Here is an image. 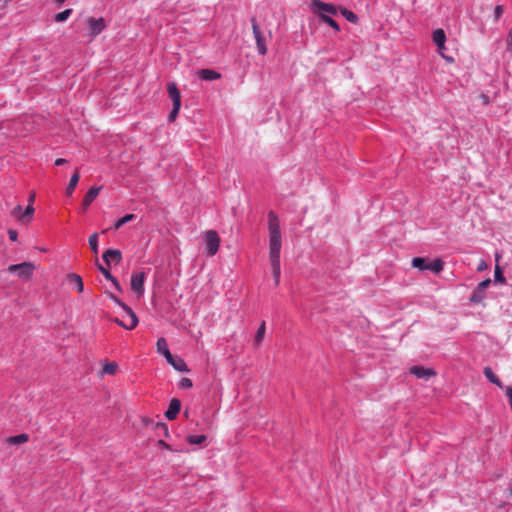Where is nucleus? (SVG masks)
<instances>
[{
    "mask_svg": "<svg viewBox=\"0 0 512 512\" xmlns=\"http://www.w3.org/2000/svg\"><path fill=\"white\" fill-rule=\"evenodd\" d=\"M322 22L329 25L332 29H334L336 32L340 31L339 24L329 15H323V17L320 18Z\"/></svg>",
    "mask_w": 512,
    "mask_h": 512,
    "instance_id": "c756f323",
    "label": "nucleus"
},
{
    "mask_svg": "<svg viewBox=\"0 0 512 512\" xmlns=\"http://www.w3.org/2000/svg\"><path fill=\"white\" fill-rule=\"evenodd\" d=\"M507 52L512 56V30L509 31L507 36Z\"/></svg>",
    "mask_w": 512,
    "mask_h": 512,
    "instance_id": "c9c22d12",
    "label": "nucleus"
},
{
    "mask_svg": "<svg viewBox=\"0 0 512 512\" xmlns=\"http://www.w3.org/2000/svg\"><path fill=\"white\" fill-rule=\"evenodd\" d=\"M310 8L312 12L318 15L320 18L323 15H336L338 13V9L335 5L331 3H326L321 0H312Z\"/></svg>",
    "mask_w": 512,
    "mask_h": 512,
    "instance_id": "20e7f679",
    "label": "nucleus"
},
{
    "mask_svg": "<svg viewBox=\"0 0 512 512\" xmlns=\"http://www.w3.org/2000/svg\"><path fill=\"white\" fill-rule=\"evenodd\" d=\"M341 14L345 17V19L351 23H357L358 22V16L352 12L351 10H348L346 8L341 9Z\"/></svg>",
    "mask_w": 512,
    "mask_h": 512,
    "instance_id": "cd10ccee",
    "label": "nucleus"
},
{
    "mask_svg": "<svg viewBox=\"0 0 512 512\" xmlns=\"http://www.w3.org/2000/svg\"><path fill=\"white\" fill-rule=\"evenodd\" d=\"M80 175L78 170H75V173L71 176L70 181L68 183V186L66 188V194L68 196L73 194L74 189L76 188L78 181H79Z\"/></svg>",
    "mask_w": 512,
    "mask_h": 512,
    "instance_id": "aec40b11",
    "label": "nucleus"
},
{
    "mask_svg": "<svg viewBox=\"0 0 512 512\" xmlns=\"http://www.w3.org/2000/svg\"><path fill=\"white\" fill-rule=\"evenodd\" d=\"M157 446L159 448H162V449H166V450H172L170 445L167 444L164 440L160 439L157 441Z\"/></svg>",
    "mask_w": 512,
    "mask_h": 512,
    "instance_id": "37998d69",
    "label": "nucleus"
},
{
    "mask_svg": "<svg viewBox=\"0 0 512 512\" xmlns=\"http://www.w3.org/2000/svg\"><path fill=\"white\" fill-rule=\"evenodd\" d=\"M157 429L159 431H162V434H164V436L168 437L169 436V430H168V427L165 423H159L157 425Z\"/></svg>",
    "mask_w": 512,
    "mask_h": 512,
    "instance_id": "e433bc0d",
    "label": "nucleus"
},
{
    "mask_svg": "<svg viewBox=\"0 0 512 512\" xmlns=\"http://www.w3.org/2000/svg\"><path fill=\"white\" fill-rule=\"evenodd\" d=\"M265 331H266L265 322H262L260 324V326L258 327L256 335H255V339H254L255 345H257V346L260 345V343L262 342V340L265 336Z\"/></svg>",
    "mask_w": 512,
    "mask_h": 512,
    "instance_id": "b1692460",
    "label": "nucleus"
},
{
    "mask_svg": "<svg viewBox=\"0 0 512 512\" xmlns=\"http://www.w3.org/2000/svg\"><path fill=\"white\" fill-rule=\"evenodd\" d=\"M34 211H35V209H34L33 205H28L23 212V216L31 217L34 214Z\"/></svg>",
    "mask_w": 512,
    "mask_h": 512,
    "instance_id": "ea45409f",
    "label": "nucleus"
},
{
    "mask_svg": "<svg viewBox=\"0 0 512 512\" xmlns=\"http://www.w3.org/2000/svg\"><path fill=\"white\" fill-rule=\"evenodd\" d=\"M206 253L208 256H214L219 249L220 237L215 230H209L205 234Z\"/></svg>",
    "mask_w": 512,
    "mask_h": 512,
    "instance_id": "39448f33",
    "label": "nucleus"
},
{
    "mask_svg": "<svg viewBox=\"0 0 512 512\" xmlns=\"http://www.w3.org/2000/svg\"><path fill=\"white\" fill-rule=\"evenodd\" d=\"M268 230H269V259L272 267V275L275 285L280 282L281 264L280 251L282 247L280 222L274 211L268 213Z\"/></svg>",
    "mask_w": 512,
    "mask_h": 512,
    "instance_id": "f257e3e1",
    "label": "nucleus"
},
{
    "mask_svg": "<svg viewBox=\"0 0 512 512\" xmlns=\"http://www.w3.org/2000/svg\"><path fill=\"white\" fill-rule=\"evenodd\" d=\"M135 218L134 214H126L122 218L118 219L114 224V229H119L126 223L132 221Z\"/></svg>",
    "mask_w": 512,
    "mask_h": 512,
    "instance_id": "c85d7f7f",
    "label": "nucleus"
},
{
    "mask_svg": "<svg viewBox=\"0 0 512 512\" xmlns=\"http://www.w3.org/2000/svg\"><path fill=\"white\" fill-rule=\"evenodd\" d=\"M73 10L71 8L65 9L62 12H59L54 15V20L56 22H65L71 15Z\"/></svg>",
    "mask_w": 512,
    "mask_h": 512,
    "instance_id": "bb28decb",
    "label": "nucleus"
},
{
    "mask_svg": "<svg viewBox=\"0 0 512 512\" xmlns=\"http://www.w3.org/2000/svg\"><path fill=\"white\" fill-rule=\"evenodd\" d=\"M68 280L70 284L79 292L82 293L84 290V284L82 281V278L77 274H70L68 275Z\"/></svg>",
    "mask_w": 512,
    "mask_h": 512,
    "instance_id": "a211bd4d",
    "label": "nucleus"
},
{
    "mask_svg": "<svg viewBox=\"0 0 512 512\" xmlns=\"http://www.w3.org/2000/svg\"><path fill=\"white\" fill-rule=\"evenodd\" d=\"M109 281L113 284V286L118 290V291H121V286L118 282V280L112 276V278L109 279Z\"/></svg>",
    "mask_w": 512,
    "mask_h": 512,
    "instance_id": "c03bdc74",
    "label": "nucleus"
},
{
    "mask_svg": "<svg viewBox=\"0 0 512 512\" xmlns=\"http://www.w3.org/2000/svg\"><path fill=\"white\" fill-rule=\"evenodd\" d=\"M494 280H495V282H500V283H504L505 282V278H504V276L502 274V271L499 268V266H497L496 269H495Z\"/></svg>",
    "mask_w": 512,
    "mask_h": 512,
    "instance_id": "72a5a7b5",
    "label": "nucleus"
},
{
    "mask_svg": "<svg viewBox=\"0 0 512 512\" xmlns=\"http://www.w3.org/2000/svg\"><path fill=\"white\" fill-rule=\"evenodd\" d=\"M121 321L129 322V317H128L127 313H125V315L123 316V319Z\"/></svg>",
    "mask_w": 512,
    "mask_h": 512,
    "instance_id": "8fccbe9b",
    "label": "nucleus"
},
{
    "mask_svg": "<svg viewBox=\"0 0 512 512\" xmlns=\"http://www.w3.org/2000/svg\"><path fill=\"white\" fill-rule=\"evenodd\" d=\"M444 268V262L440 259H434L431 263H428V269L435 274H439Z\"/></svg>",
    "mask_w": 512,
    "mask_h": 512,
    "instance_id": "4be33fe9",
    "label": "nucleus"
},
{
    "mask_svg": "<svg viewBox=\"0 0 512 512\" xmlns=\"http://www.w3.org/2000/svg\"><path fill=\"white\" fill-rule=\"evenodd\" d=\"M412 266L420 271H425L428 269L427 259L423 257H414L412 259Z\"/></svg>",
    "mask_w": 512,
    "mask_h": 512,
    "instance_id": "5701e85b",
    "label": "nucleus"
},
{
    "mask_svg": "<svg viewBox=\"0 0 512 512\" xmlns=\"http://www.w3.org/2000/svg\"><path fill=\"white\" fill-rule=\"evenodd\" d=\"M102 259L108 266L112 263L118 264L122 260V254L118 249H108L103 253Z\"/></svg>",
    "mask_w": 512,
    "mask_h": 512,
    "instance_id": "9d476101",
    "label": "nucleus"
},
{
    "mask_svg": "<svg viewBox=\"0 0 512 512\" xmlns=\"http://www.w3.org/2000/svg\"><path fill=\"white\" fill-rule=\"evenodd\" d=\"M491 280L489 278L481 281L475 290L473 291L472 295L470 296L469 300L471 303H480L485 298L484 291L490 286Z\"/></svg>",
    "mask_w": 512,
    "mask_h": 512,
    "instance_id": "1a4fd4ad",
    "label": "nucleus"
},
{
    "mask_svg": "<svg viewBox=\"0 0 512 512\" xmlns=\"http://www.w3.org/2000/svg\"><path fill=\"white\" fill-rule=\"evenodd\" d=\"M156 350L159 354L163 355L167 361L172 359V354L168 348V344L165 338L161 337L156 342Z\"/></svg>",
    "mask_w": 512,
    "mask_h": 512,
    "instance_id": "4468645a",
    "label": "nucleus"
},
{
    "mask_svg": "<svg viewBox=\"0 0 512 512\" xmlns=\"http://www.w3.org/2000/svg\"><path fill=\"white\" fill-rule=\"evenodd\" d=\"M433 42L437 47H443L446 42V34L443 29H436L432 34Z\"/></svg>",
    "mask_w": 512,
    "mask_h": 512,
    "instance_id": "6ab92c4d",
    "label": "nucleus"
},
{
    "mask_svg": "<svg viewBox=\"0 0 512 512\" xmlns=\"http://www.w3.org/2000/svg\"><path fill=\"white\" fill-rule=\"evenodd\" d=\"M485 377L493 384L502 387L500 379L495 375L490 367H485L483 370Z\"/></svg>",
    "mask_w": 512,
    "mask_h": 512,
    "instance_id": "412c9836",
    "label": "nucleus"
},
{
    "mask_svg": "<svg viewBox=\"0 0 512 512\" xmlns=\"http://www.w3.org/2000/svg\"><path fill=\"white\" fill-rule=\"evenodd\" d=\"M28 439H29L28 435L25 433H22V434H19L16 436L9 437L8 443L17 445V444H22V443L27 442Z\"/></svg>",
    "mask_w": 512,
    "mask_h": 512,
    "instance_id": "393cba45",
    "label": "nucleus"
},
{
    "mask_svg": "<svg viewBox=\"0 0 512 512\" xmlns=\"http://www.w3.org/2000/svg\"><path fill=\"white\" fill-rule=\"evenodd\" d=\"M181 409V402L178 398H173L170 400L167 411L165 412V417L168 420H174L179 414Z\"/></svg>",
    "mask_w": 512,
    "mask_h": 512,
    "instance_id": "9b49d317",
    "label": "nucleus"
},
{
    "mask_svg": "<svg viewBox=\"0 0 512 512\" xmlns=\"http://www.w3.org/2000/svg\"><path fill=\"white\" fill-rule=\"evenodd\" d=\"M503 14V7L501 5H497L494 10L495 20L498 21Z\"/></svg>",
    "mask_w": 512,
    "mask_h": 512,
    "instance_id": "58836bf2",
    "label": "nucleus"
},
{
    "mask_svg": "<svg viewBox=\"0 0 512 512\" xmlns=\"http://www.w3.org/2000/svg\"><path fill=\"white\" fill-rule=\"evenodd\" d=\"M486 267V264L484 261H481V263L478 266V270H483Z\"/></svg>",
    "mask_w": 512,
    "mask_h": 512,
    "instance_id": "de8ad7c7",
    "label": "nucleus"
},
{
    "mask_svg": "<svg viewBox=\"0 0 512 512\" xmlns=\"http://www.w3.org/2000/svg\"><path fill=\"white\" fill-rule=\"evenodd\" d=\"M66 162H67V160H66V159H64V158H58V159H56V160H55V165H56V166H60V165L65 164Z\"/></svg>",
    "mask_w": 512,
    "mask_h": 512,
    "instance_id": "a18cd8bd",
    "label": "nucleus"
},
{
    "mask_svg": "<svg viewBox=\"0 0 512 512\" xmlns=\"http://www.w3.org/2000/svg\"><path fill=\"white\" fill-rule=\"evenodd\" d=\"M438 48V52L440 53V55L446 59L448 62H453V58L452 57H448L444 54V50L446 49L445 45L443 47H437Z\"/></svg>",
    "mask_w": 512,
    "mask_h": 512,
    "instance_id": "a19ab883",
    "label": "nucleus"
},
{
    "mask_svg": "<svg viewBox=\"0 0 512 512\" xmlns=\"http://www.w3.org/2000/svg\"><path fill=\"white\" fill-rule=\"evenodd\" d=\"M110 298L114 303L121 307L129 317V322L120 321L118 318L115 319V322L126 330H133L138 324V318L135 312L115 295L110 294Z\"/></svg>",
    "mask_w": 512,
    "mask_h": 512,
    "instance_id": "f03ea898",
    "label": "nucleus"
},
{
    "mask_svg": "<svg viewBox=\"0 0 512 512\" xmlns=\"http://www.w3.org/2000/svg\"><path fill=\"white\" fill-rule=\"evenodd\" d=\"M410 373L419 379H429L435 374L432 369L425 368L423 366H413L410 368Z\"/></svg>",
    "mask_w": 512,
    "mask_h": 512,
    "instance_id": "f8f14e48",
    "label": "nucleus"
},
{
    "mask_svg": "<svg viewBox=\"0 0 512 512\" xmlns=\"http://www.w3.org/2000/svg\"><path fill=\"white\" fill-rule=\"evenodd\" d=\"M167 92L169 97L172 100L173 105H181V94L179 89L177 88L176 83L168 82L167 83Z\"/></svg>",
    "mask_w": 512,
    "mask_h": 512,
    "instance_id": "ddd939ff",
    "label": "nucleus"
},
{
    "mask_svg": "<svg viewBox=\"0 0 512 512\" xmlns=\"http://www.w3.org/2000/svg\"><path fill=\"white\" fill-rule=\"evenodd\" d=\"M117 367L118 366H117V364L115 362L106 363L103 366L102 373L103 374L113 375L116 372Z\"/></svg>",
    "mask_w": 512,
    "mask_h": 512,
    "instance_id": "7c9ffc66",
    "label": "nucleus"
},
{
    "mask_svg": "<svg viewBox=\"0 0 512 512\" xmlns=\"http://www.w3.org/2000/svg\"><path fill=\"white\" fill-rule=\"evenodd\" d=\"M101 190V187H91L87 193L84 196L83 199V206L85 208L89 207L90 204L95 200V198L98 196L99 192Z\"/></svg>",
    "mask_w": 512,
    "mask_h": 512,
    "instance_id": "2eb2a0df",
    "label": "nucleus"
},
{
    "mask_svg": "<svg viewBox=\"0 0 512 512\" xmlns=\"http://www.w3.org/2000/svg\"><path fill=\"white\" fill-rule=\"evenodd\" d=\"M98 269H99V271L103 274V276H104L107 280H109L110 278H112V276H113V275L110 273V271H109L108 269L104 268V267H103V266H101V265H99V266H98Z\"/></svg>",
    "mask_w": 512,
    "mask_h": 512,
    "instance_id": "4c0bfd02",
    "label": "nucleus"
},
{
    "mask_svg": "<svg viewBox=\"0 0 512 512\" xmlns=\"http://www.w3.org/2000/svg\"><path fill=\"white\" fill-rule=\"evenodd\" d=\"M85 23L87 25V36L90 41H93L108 26L106 20L103 17H88L86 18Z\"/></svg>",
    "mask_w": 512,
    "mask_h": 512,
    "instance_id": "7ed1b4c3",
    "label": "nucleus"
},
{
    "mask_svg": "<svg viewBox=\"0 0 512 512\" xmlns=\"http://www.w3.org/2000/svg\"><path fill=\"white\" fill-rule=\"evenodd\" d=\"M170 365L173 366V368L179 372H188V366L184 359L180 357H174L172 356V359L170 361H167Z\"/></svg>",
    "mask_w": 512,
    "mask_h": 512,
    "instance_id": "dca6fc26",
    "label": "nucleus"
},
{
    "mask_svg": "<svg viewBox=\"0 0 512 512\" xmlns=\"http://www.w3.org/2000/svg\"><path fill=\"white\" fill-rule=\"evenodd\" d=\"M145 279H146V273L144 271L135 272L131 276V289L137 294L138 297H141L144 295Z\"/></svg>",
    "mask_w": 512,
    "mask_h": 512,
    "instance_id": "6e6552de",
    "label": "nucleus"
},
{
    "mask_svg": "<svg viewBox=\"0 0 512 512\" xmlns=\"http://www.w3.org/2000/svg\"><path fill=\"white\" fill-rule=\"evenodd\" d=\"M35 193H31L29 198H28V205H33L34 201H35Z\"/></svg>",
    "mask_w": 512,
    "mask_h": 512,
    "instance_id": "49530a36",
    "label": "nucleus"
},
{
    "mask_svg": "<svg viewBox=\"0 0 512 512\" xmlns=\"http://www.w3.org/2000/svg\"><path fill=\"white\" fill-rule=\"evenodd\" d=\"M180 107H181V105H173V108L168 117L169 121L172 122L175 120V118L177 117V115L179 113Z\"/></svg>",
    "mask_w": 512,
    "mask_h": 512,
    "instance_id": "f704fd0d",
    "label": "nucleus"
},
{
    "mask_svg": "<svg viewBox=\"0 0 512 512\" xmlns=\"http://www.w3.org/2000/svg\"><path fill=\"white\" fill-rule=\"evenodd\" d=\"M66 0H55L57 7H60Z\"/></svg>",
    "mask_w": 512,
    "mask_h": 512,
    "instance_id": "09e8293b",
    "label": "nucleus"
},
{
    "mask_svg": "<svg viewBox=\"0 0 512 512\" xmlns=\"http://www.w3.org/2000/svg\"><path fill=\"white\" fill-rule=\"evenodd\" d=\"M89 245H90L91 250L95 254L98 253V234L97 233H93L92 235H90Z\"/></svg>",
    "mask_w": 512,
    "mask_h": 512,
    "instance_id": "2f4dec72",
    "label": "nucleus"
},
{
    "mask_svg": "<svg viewBox=\"0 0 512 512\" xmlns=\"http://www.w3.org/2000/svg\"><path fill=\"white\" fill-rule=\"evenodd\" d=\"M35 266L31 262H22L20 264H12L8 267V272L17 273L20 278L28 279L34 270Z\"/></svg>",
    "mask_w": 512,
    "mask_h": 512,
    "instance_id": "423d86ee",
    "label": "nucleus"
},
{
    "mask_svg": "<svg viewBox=\"0 0 512 512\" xmlns=\"http://www.w3.org/2000/svg\"><path fill=\"white\" fill-rule=\"evenodd\" d=\"M192 386H193L192 380L189 378H186V377L182 378L178 383V387L180 389H184V390L190 389Z\"/></svg>",
    "mask_w": 512,
    "mask_h": 512,
    "instance_id": "473e14b6",
    "label": "nucleus"
},
{
    "mask_svg": "<svg viewBox=\"0 0 512 512\" xmlns=\"http://www.w3.org/2000/svg\"><path fill=\"white\" fill-rule=\"evenodd\" d=\"M199 77L202 80L212 81L220 78V74L212 69H201L199 72Z\"/></svg>",
    "mask_w": 512,
    "mask_h": 512,
    "instance_id": "f3484780",
    "label": "nucleus"
},
{
    "mask_svg": "<svg viewBox=\"0 0 512 512\" xmlns=\"http://www.w3.org/2000/svg\"><path fill=\"white\" fill-rule=\"evenodd\" d=\"M22 210V207L20 205H18L16 208H15V211L17 212H20Z\"/></svg>",
    "mask_w": 512,
    "mask_h": 512,
    "instance_id": "3c124183",
    "label": "nucleus"
},
{
    "mask_svg": "<svg viewBox=\"0 0 512 512\" xmlns=\"http://www.w3.org/2000/svg\"><path fill=\"white\" fill-rule=\"evenodd\" d=\"M186 441L189 444H192V445H200V444H202V443H204L206 441V436L203 435V434H201V435H189V436H187Z\"/></svg>",
    "mask_w": 512,
    "mask_h": 512,
    "instance_id": "a878e982",
    "label": "nucleus"
},
{
    "mask_svg": "<svg viewBox=\"0 0 512 512\" xmlns=\"http://www.w3.org/2000/svg\"><path fill=\"white\" fill-rule=\"evenodd\" d=\"M8 236L11 241H16L18 237V232L14 229H9Z\"/></svg>",
    "mask_w": 512,
    "mask_h": 512,
    "instance_id": "79ce46f5",
    "label": "nucleus"
},
{
    "mask_svg": "<svg viewBox=\"0 0 512 512\" xmlns=\"http://www.w3.org/2000/svg\"><path fill=\"white\" fill-rule=\"evenodd\" d=\"M251 23H252V30H253V35H254L255 42H256L257 51L260 55H265L267 53L265 38H264V36L260 30V27L254 17L251 19Z\"/></svg>",
    "mask_w": 512,
    "mask_h": 512,
    "instance_id": "0eeeda50",
    "label": "nucleus"
}]
</instances>
